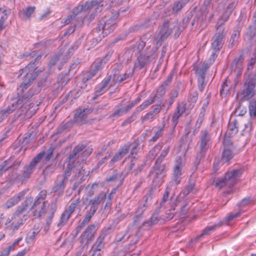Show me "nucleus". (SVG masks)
<instances>
[{
	"mask_svg": "<svg viewBox=\"0 0 256 256\" xmlns=\"http://www.w3.org/2000/svg\"><path fill=\"white\" fill-rule=\"evenodd\" d=\"M240 175L241 172L239 170H234L230 172H228L223 178L216 182V185L220 188L224 186L230 188L236 182Z\"/></svg>",
	"mask_w": 256,
	"mask_h": 256,
	"instance_id": "8",
	"label": "nucleus"
},
{
	"mask_svg": "<svg viewBox=\"0 0 256 256\" xmlns=\"http://www.w3.org/2000/svg\"><path fill=\"white\" fill-rule=\"evenodd\" d=\"M102 82L104 84H106L108 88L111 86H114L118 84H119V82H117V78L113 76L112 75L108 76Z\"/></svg>",
	"mask_w": 256,
	"mask_h": 256,
	"instance_id": "35",
	"label": "nucleus"
},
{
	"mask_svg": "<svg viewBox=\"0 0 256 256\" xmlns=\"http://www.w3.org/2000/svg\"><path fill=\"white\" fill-rule=\"evenodd\" d=\"M116 26V18L110 17L102 19L97 26L92 30V34L96 40H100L102 38L112 32Z\"/></svg>",
	"mask_w": 256,
	"mask_h": 256,
	"instance_id": "2",
	"label": "nucleus"
},
{
	"mask_svg": "<svg viewBox=\"0 0 256 256\" xmlns=\"http://www.w3.org/2000/svg\"><path fill=\"white\" fill-rule=\"evenodd\" d=\"M132 144L128 142L120 148L118 152L115 154L111 161L113 162L121 160L129 151Z\"/></svg>",
	"mask_w": 256,
	"mask_h": 256,
	"instance_id": "18",
	"label": "nucleus"
},
{
	"mask_svg": "<svg viewBox=\"0 0 256 256\" xmlns=\"http://www.w3.org/2000/svg\"><path fill=\"white\" fill-rule=\"evenodd\" d=\"M96 212L94 209L90 208L82 220V224L85 225L88 224Z\"/></svg>",
	"mask_w": 256,
	"mask_h": 256,
	"instance_id": "46",
	"label": "nucleus"
},
{
	"mask_svg": "<svg viewBox=\"0 0 256 256\" xmlns=\"http://www.w3.org/2000/svg\"><path fill=\"white\" fill-rule=\"evenodd\" d=\"M209 64L207 63H202L194 68L195 72L200 80H202L203 78H205V74L206 70L209 68Z\"/></svg>",
	"mask_w": 256,
	"mask_h": 256,
	"instance_id": "26",
	"label": "nucleus"
},
{
	"mask_svg": "<svg viewBox=\"0 0 256 256\" xmlns=\"http://www.w3.org/2000/svg\"><path fill=\"white\" fill-rule=\"evenodd\" d=\"M28 201L31 202L32 198H27L22 206L18 207L17 210L14 214L12 218L10 220L8 218L6 221V225L8 226H11V228L13 229L14 230H18L20 226L23 224L24 220L22 218L24 216L22 214L25 210L27 206L26 203Z\"/></svg>",
	"mask_w": 256,
	"mask_h": 256,
	"instance_id": "4",
	"label": "nucleus"
},
{
	"mask_svg": "<svg viewBox=\"0 0 256 256\" xmlns=\"http://www.w3.org/2000/svg\"><path fill=\"white\" fill-rule=\"evenodd\" d=\"M96 226L94 224L90 225L82 235V240H87L86 243L92 241L94 237V233L96 230Z\"/></svg>",
	"mask_w": 256,
	"mask_h": 256,
	"instance_id": "25",
	"label": "nucleus"
},
{
	"mask_svg": "<svg viewBox=\"0 0 256 256\" xmlns=\"http://www.w3.org/2000/svg\"><path fill=\"white\" fill-rule=\"evenodd\" d=\"M13 102L11 104L8 106L4 110H0V122H2L10 114L12 113L16 110L18 105L22 103V100L20 98L18 100H12Z\"/></svg>",
	"mask_w": 256,
	"mask_h": 256,
	"instance_id": "14",
	"label": "nucleus"
},
{
	"mask_svg": "<svg viewBox=\"0 0 256 256\" xmlns=\"http://www.w3.org/2000/svg\"><path fill=\"white\" fill-rule=\"evenodd\" d=\"M120 106H117L116 108V110L111 115V117L113 118H118L124 114H126L124 108H121Z\"/></svg>",
	"mask_w": 256,
	"mask_h": 256,
	"instance_id": "50",
	"label": "nucleus"
},
{
	"mask_svg": "<svg viewBox=\"0 0 256 256\" xmlns=\"http://www.w3.org/2000/svg\"><path fill=\"white\" fill-rule=\"evenodd\" d=\"M164 166L156 162L155 166H154L152 170L150 172V175L152 178V182L156 186H160L162 182L164 177L163 172Z\"/></svg>",
	"mask_w": 256,
	"mask_h": 256,
	"instance_id": "12",
	"label": "nucleus"
},
{
	"mask_svg": "<svg viewBox=\"0 0 256 256\" xmlns=\"http://www.w3.org/2000/svg\"><path fill=\"white\" fill-rule=\"evenodd\" d=\"M170 146H168L164 148V150H162L160 156L158 158L156 162V164H160L161 162H162V160H164V158L168 154L170 151Z\"/></svg>",
	"mask_w": 256,
	"mask_h": 256,
	"instance_id": "48",
	"label": "nucleus"
},
{
	"mask_svg": "<svg viewBox=\"0 0 256 256\" xmlns=\"http://www.w3.org/2000/svg\"><path fill=\"white\" fill-rule=\"evenodd\" d=\"M241 213L242 212L241 211H240L234 213L232 212L229 214L228 215L224 218V220H222V222H223V224H228V223L230 222L232 220H233L234 218L240 216Z\"/></svg>",
	"mask_w": 256,
	"mask_h": 256,
	"instance_id": "41",
	"label": "nucleus"
},
{
	"mask_svg": "<svg viewBox=\"0 0 256 256\" xmlns=\"http://www.w3.org/2000/svg\"><path fill=\"white\" fill-rule=\"evenodd\" d=\"M238 132V124L236 120L230 122L228 125V132L230 136L236 134Z\"/></svg>",
	"mask_w": 256,
	"mask_h": 256,
	"instance_id": "32",
	"label": "nucleus"
},
{
	"mask_svg": "<svg viewBox=\"0 0 256 256\" xmlns=\"http://www.w3.org/2000/svg\"><path fill=\"white\" fill-rule=\"evenodd\" d=\"M233 153L232 151L228 148H224L222 157V160L224 162H228L233 158Z\"/></svg>",
	"mask_w": 256,
	"mask_h": 256,
	"instance_id": "37",
	"label": "nucleus"
},
{
	"mask_svg": "<svg viewBox=\"0 0 256 256\" xmlns=\"http://www.w3.org/2000/svg\"><path fill=\"white\" fill-rule=\"evenodd\" d=\"M48 204V202H44L36 207H34V204L32 207V209L34 210V216L36 218H40L42 216L46 213V208Z\"/></svg>",
	"mask_w": 256,
	"mask_h": 256,
	"instance_id": "20",
	"label": "nucleus"
},
{
	"mask_svg": "<svg viewBox=\"0 0 256 256\" xmlns=\"http://www.w3.org/2000/svg\"><path fill=\"white\" fill-rule=\"evenodd\" d=\"M70 216H70L67 212L64 211L61 216L60 220L58 224V227L64 226L66 223Z\"/></svg>",
	"mask_w": 256,
	"mask_h": 256,
	"instance_id": "45",
	"label": "nucleus"
},
{
	"mask_svg": "<svg viewBox=\"0 0 256 256\" xmlns=\"http://www.w3.org/2000/svg\"><path fill=\"white\" fill-rule=\"evenodd\" d=\"M175 204H172L171 208L168 210L166 211V217L168 220H170L172 219L176 214V212L175 211Z\"/></svg>",
	"mask_w": 256,
	"mask_h": 256,
	"instance_id": "52",
	"label": "nucleus"
},
{
	"mask_svg": "<svg viewBox=\"0 0 256 256\" xmlns=\"http://www.w3.org/2000/svg\"><path fill=\"white\" fill-rule=\"evenodd\" d=\"M122 64H117L114 66L112 70V74L110 75H112L113 76L117 78L120 74V70H122Z\"/></svg>",
	"mask_w": 256,
	"mask_h": 256,
	"instance_id": "54",
	"label": "nucleus"
},
{
	"mask_svg": "<svg viewBox=\"0 0 256 256\" xmlns=\"http://www.w3.org/2000/svg\"><path fill=\"white\" fill-rule=\"evenodd\" d=\"M36 92L34 90L30 89L26 94L22 98L20 97L18 98H20L22 100V103L26 104L28 100V99L31 98L36 93Z\"/></svg>",
	"mask_w": 256,
	"mask_h": 256,
	"instance_id": "53",
	"label": "nucleus"
},
{
	"mask_svg": "<svg viewBox=\"0 0 256 256\" xmlns=\"http://www.w3.org/2000/svg\"><path fill=\"white\" fill-rule=\"evenodd\" d=\"M256 81L254 78H246L238 95L242 100H248L255 94Z\"/></svg>",
	"mask_w": 256,
	"mask_h": 256,
	"instance_id": "5",
	"label": "nucleus"
},
{
	"mask_svg": "<svg viewBox=\"0 0 256 256\" xmlns=\"http://www.w3.org/2000/svg\"><path fill=\"white\" fill-rule=\"evenodd\" d=\"M182 114L180 113V112H178V110H176L174 112L172 118V122L173 125L174 126L177 124L178 122V120Z\"/></svg>",
	"mask_w": 256,
	"mask_h": 256,
	"instance_id": "60",
	"label": "nucleus"
},
{
	"mask_svg": "<svg viewBox=\"0 0 256 256\" xmlns=\"http://www.w3.org/2000/svg\"><path fill=\"white\" fill-rule=\"evenodd\" d=\"M189 0H178L175 1L172 6V12L178 13L188 2Z\"/></svg>",
	"mask_w": 256,
	"mask_h": 256,
	"instance_id": "29",
	"label": "nucleus"
},
{
	"mask_svg": "<svg viewBox=\"0 0 256 256\" xmlns=\"http://www.w3.org/2000/svg\"><path fill=\"white\" fill-rule=\"evenodd\" d=\"M92 9V8L88 2H86L84 4L79 5L73 10V14L74 15H77L82 11H86Z\"/></svg>",
	"mask_w": 256,
	"mask_h": 256,
	"instance_id": "31",
	"label": "nucleus"
},
{
	"mask_svg": "<svg viewBox=\"0 0 256 256\" xmlns=\"http://www.w3.org/2000/svg\"><path fill=\"white\" fill-rule=\"evenodd\" d=\"M150 56L146 54H140L136 59L133 70H140L150 62Z\"/></svg>",
	"mask_w": 256,
	"mask_h": 256,
	"instance_id": "19",
	"label": "nucleus"
},
{
	"mask_svg": "<svg viewBox=\"0 0 256 256\" xmlns=\"http://www.w3.org/2000/svg\"><path fill=\"white\" fill-rule=\"evenodd\" d=\"M184 164L180 157H176L174 160L173 168V178L176 184L180 183L181 176L184 173Z\"/></svg>",
	"mask_w": 256,
	"mask_h": 256,
	"instance_id": "13",
	"label": "nucleus"
},
{
	"mask_svg": "<svg viewBox=\"0 0 256 256\" xmlns=\"http://www.w3.org/2000/svg\"><path fill=\"white\" fill-rule=\"evenodd\" d=\"M44 153H39L30 162L28 165H26L23 170L22 174L20 178L22 182H24L30 178L31 175L35 170L37 164L43 158Z\"/></svg>",
	"mask_w": 256,
	"mask_h": 256,
	"instance_id": "9",
	"label": "nucleus"
},
{
	"mask_svg": "<svg viewBox=\"0 0 256 256\" xmlns=\"http://www.w3.org/2000/svg\"><path fill=\"white\" fill-rule=\"evenodd\" d=\"M240 33V30L238 29L234 30L233 32L230 39V44L228 46L229 48H232L237 44Z\"/></svg>",
	"mask_w": 256,
	"mask_h": 256,
	"instance_id": "34",
	"label": "nucleus"
},
{
	"mask_svg": "<svg viewBox=\"0 0 256 256\" xmlns=\"http://www.w3.org/2000/svg\"><path fill=\"white\" fill-rule=\"evenodd\" d=\"M40 58L41 56H38L35 58L34 62H30L24 68L20 70L18 78L22 80V82L18 90V94L20 92L22 93L28 88L30 83L36 79L38 73L43 70H37L36 68H35L36 60H40Z\"/></svg>",
	"mask_w": 256,
	"mask_h": 256,
	"instance_id": "1",
	"label": "nucleus"
},
{
	"mask_svg": "<svg viewBox=\"0 0 256 256\" xmlns=\"http://www.w3.org/2000/svg\"><path fill=\"white\" fill-rule=\"evenodd\" d=\"M112 54V52H108L102 59H98L91 66L90 74L87 76L86 80L94 76L98 71L101 70L110 60Z\"/></svg>",
	"mask_w": 256,
	"mask_h": 256,
	"instance_id": "10",
	"label": "nucleus"
},
{
	"mask_svg": "<svg viewBox=\"0 0 256 256\" xmlns=\"http://www.w3.org/2000/svg\"><path fill=\"white\" fill-rule=\"evenodd\" d=\"M58 62L62 64L66 62L64 56L62 54H58V55H56L53 56L50 61V66H54Z\"/></svg>",
	"mask_w": 256,
	"mask_h": 256,
	"instance_id": "38",
	"label": "nucleus"
},
{
	"mask_svg": "<svg viewBox=\"0 0 256 256\" xmlns=\"http://www.w3.org/2000/svg\"><path fill=\"white\" fill-rule=\"evenodd\" d=\"M106 198V194L104 192L100 193L98 196L90 200L88 204L90 206V208L94 209L96 211L99 204L105 200Z\"/></svg>",
	"mask_w": 256,
	"mask_h": 256,
	"instance_id": "17",
	"label": "nucleus"
},
{
	"mask_svg": "<svg viewBox=\"0 0 256 256\" xmlns=\"http://www.w3.org/2000/svg\"><path fill=\"white\" fill-rule=\"evenodd\" d=\"M106 236V234L105 233H102L100 234L93 248L94 250L100 252L102 248L104 246V241Z\"/></svg>",
	"mask_w": 256,
	"mask_h": 256,
	"instance_id": "30",
	"label": "nucleus"
},
{
	"mask_svg": "<svg viewBox=\"0 0 256 256\" xmlns=\"http://www.w3.org/2000/svg\"><path fill=\"white\" fill-rule=\"evenodd\" d=\"M154 188H151L148 190L146 196H144L145 202L146 204L152 200L153 195L154 193Z\"/></svg>",
	"mask_w": 256,
	"mask_h": 256,
	"instance_id": "59",
	"label": "nucleus"
},
{
	"mask_svg": "<svg viewBox=\"0 0 256 256\" xmlns=\"http://www.w3.org/2000/svg\"><path fill=\"white\" fill-rule=\"evenodd\" d=\"M85 148L86 146L84 144H80L74 148L72 154H70L68 157V163L66 165L64 175L62 178L66 181L68 180V177L71 174L72 169L74 166H76V165H74V162L78 158V156L84 149Z\"/></svg>",
	"mask_w": 256,
	"mask_h": 256,
	"instance_id": "7",
	"label": "nucleus"
},
{
	"mask_svg": "<svg viewBox=\"0 0 256 256\" xmlns=\"http://www.w3.org/2000/svg\"><path fill=\"white\" fill-rule=\"evenodd\" d=\"M80 202V198H78L74 200L70 204L68 208L66 209L64 211L67 212L68 214H70V216L72 215V214L74 212L75 209L76 208V206H78V204Z\"/></svg>",
	"mask_w": 256,
	"mask_h": 256,
	"instance_id": "44",
	"label": "nucleus"
},
{
	"mask_svg": "<svg viewBox=\"0 0 256 256\" xmlns=\"http://www.w3.org/2000/svg\"><path fill=\"white\" fill-rule=\"evenodd\" d=\"M156 96H150L146 100H144L142 104L136 108V112H140L152 104L155 100Z\"/></svg>",
	"mask_w": 256,
	"mask_h": 256,
	"instance_id": "28",
	"label": "nucleus"
},
{
	"mask_svg": "<svg viewBox=\"0 0 256 256\" xmlns=\"http://www.w3.org/2000/svg\"><path fill=\"white\" fill-rule=\"evenodd\" d=\"M46 191L45 190H42L40 192L39 194L36 197V199L34 201V207L38 206V205H40L42 202V201L44 200V198H46Z\"/></svg>",
	"mask_w": 256,
	"mask_h": 256,
	"instance_id": "42",
	"label": "nucleus"
},
{
	"mask_svg": "<svg viewBox=\"0 0 256 256\" xmlns=\"http://www.w3.org/2000/svg\"><path fill=\"white\" fill-rule=\"evenodd\" d=\"M66 182L67 181L62 178L58 180L52 188V192L58 196L62 195L64 193Z\"/></svg>",
	"mask_w": 256,
	"mask_h": 256,
	"instance_id": "23",
	"label": "nucleus"
},
{
	"mask_svg": "<svg viewBox=\"0 0 256 256\" xmlns=\"http://www.w3.org/2000/svg\"><path fill=\"white\" fill-rule=\"evenodd\" d=\"M249 112L251 117L256 116V100H252L250 102Z\"/></svg>",
	"mask_w": 256,
	"mask_h": 256,
	"instance_id": "51",
	"label": "nucleus"
},
{
	"mask_svg": "<svg viewBox=\"0 0 256 256\" xmlns=\"http://www.w3.org/2000/svg\"><path fill=\"white\" fill-rule=\"evenodd\" d=\"M178 95V90L176 89L172 90L170 94V98L168 100L169 106H171L175 101Z\"/></svg>",
	"mask_w": 256,
	"mask_h": 256,
	"instance_id": "47",
	"label": "nucleus"
},
{
	"mask_svg": "<svg viewBox=\"0 0 256 256\" xmlns=\"http://www.w3.org/2000/svg\"><path fill=\"white\" fill-rule=\"evenodd\" d=\"M90 112L91 110L89 108H78L74 116L75 122L79 124L86 123L88 115Z\"/></svg>",
	"mask_w": 256,
	"mask_h": 256,
	"instance_id": "15",
	"label": "nucleus"
},
{
	"mask_svg": "<svg viewBox=\"0 0 256 256\" xmlns=\"http://www.w3.org/2000/svg\"><path fill=\"white\" fill-rule=\"evenodd\" d=\"M107 0H92L89 2L92 8H94L95 13H99L102 12L103 8L106 6Z\"/></svg>",
	"mask_w": 256,
	"mask_h": 256,
	"instance_id": "22",
	"label": "nucleus"
},
{
	"mask_svg": "<svg viewBox=\"0 0 256 256\" xmlns=\"http://www.w3.org/2000/svg\"><path fill=\"white\" fill-rule=\"evenodd\" d=\"M205 112L206 110H204V106H202L201 108V111L199 114L198 118V120H196V125L198 126V127L200 126L204 118L205 115Z\"/></svg>",
	"mask_w": 256,
	"mask_h": 256,
	"instance_id": "55",
	"label": "nucleus"
},
{
	"mask_svg": "<svg viewBox=\"0 0 256 256\" xmlns=\"http://www.w3.org/2000/svg\"><path fill=\"white\" fill-rule=\"evenodd\" d=\"M164 128L163 127L159 128L158 130L154 133V136L150 140V142L154 143L163 134Z\"/></svg>",
	"mask_w": 256,
	"mask_h": 256,
	"instance_id": "49",
	"label": "nucleus"
},
{
	"mask_svg": "<svg viewBox=\"0 0 256 256\" xmlns=\"http://www.w3.org/2000/svg\"><path fill=\"white\" fill-rule=\"evenodd\" d=\"M211 1L212 0H204V6L202 8V17L205 18L208 13L209 12L211 8Z\"/></svg>",
	"mask_w": 256,
	"mask_h": 256,
	"instance_id": "39",
	"label": "nucleus"
},
{
	"mask_svg": "<svg viewBox=\"0 0 256 256\" xmlns=\"http://www.w3.org/2000/svg\"><path fill=\"white\" fill-rule=\"evenodd\" d=\"M170 192V189L167 188L164 194L162 202L160 203V206H162L164 205V204L168 200V194Z\"/></svg>",
	"mask_w": 256,
	"mask_h": 256,
	"instance_id": "64",
	"label": "nucleus"
},
{
	"mask_svg": "<svg viewBox=\"0 0 256 256\" xmlns=\"http://www.w3.org/2000/svg\"><path fill=\"white\" fill-rule=\"evenodd\" d=\"M167 86V85H165L164 84L162 83L158 88L156 90V94L160 96H164L166 90Z\"/></svg>",
	"mask_w": 256,
	"mask_h": 256,
	"instance_id": "58",
	"label": "nucleus"
},
{
	"mask_svg": "<svg viewBox=\"0 0 256 256\" xmlns=\"http://www.w3.org/2000/svg\"><path fill=\"white\" fill-rule=\"evenodd\" d=\"M194 182H190L189 184L186 186L184 189L182 190L180 195H183L184 196H187L190 192L192 194H195L196 192V190L194 188Z\"/></svg>",
	"mask_w": 256,
	"mask_h": 256,
	"instance_id": "33",
	"label": "nucleus"
},
{
	"mask_svg": "<svg viewBox=\"0 0 256 256\" xmlns=\"http://www.w3.org/2000/svg\"><path fill=\"white\" fill-rule=\"evenodd\" d=\"M51 210L50 212H46L47 216L46 218V224L44 226V230L48 232L52 222V218L56 210V205L52 204L50 206Z\"/></svg>",
	"mask_w": 256,
	"mask_h": 256,
	"instance_id": "24",
	"label": "nucleus"
},
{
	"mask_svg": "<svg viewBox=\"0 0 256 256\" xmlns=\"http://www.w3.org/2000/svg\"><path fill=\"white\" fill-rule=\"evenodd\" d=\"M222 225H223V222L220 221L217 224L208 226L202 230V234H200L197 238H196V240H198L200 238L204 236L210 234L212 232H214L216 230L221 226Z\"/></svg>",
	"mask_w": 256,
	"mask_h": 256,
	"instance_id": "27",
	"label": "nucleus"
},
{
	"mask_svg": "<svg viewBox=\"0 0 256 256\" xmlns=\"http://www.w3.org/2000/svg\"><path fill=\"white\" fill-rule=\"evenodd\" d=\"M226 33L224 28H218L212 38V47L214 50L220 51L224 44Z\"/></svg>",
	"mask_w": 256,
	"mask_h": 256,
	"instance_id": "11",
	"label": "nucleus"
},
{
	"mask_svg": "<svg viewBox=\"0 0 256 256\" xmlns=\"http://www.w3.org/2000/svg\"><path fill=\"white\" fill-rule=\"evenodd\" d=\"M163 146L162 142L156 144L149 152L148 156L151 159H154L158 154Z\"/></svg>",
	"mask_w": 256,
	"mask_h": 256,
	"instance_id": "36",
	"label": "nucleus"
},
{
	"mask_svg": "<svg viewBox=\"0 0 256 256\" xmlns=\"http://www.w3.org/2000/svg\"><path fill=\"white\" fill-rule=\"evenodd\" d=\"M210 128H206L201 130L200 134V140L198 142L199 146V152L198 156L200 158H204L208 152L211 140V136L210 134Z\"/></svg>",
	"mask_w": 256,
	"mask_h": 256,
	"instance_id": "6",
	"label": "nucleus"
},
{
	"mask_svg": "<svg viewBox=\"0 0 256 256\" xmlns=\"http://www.w3.org/2000/svg\"><path fill=\"white\" fill-rule=\"evenodd\" d=\"M28 191V190H24L8 200L4 204L5 206L7 208H9L16 204L24 198Z\"/></svg>",
	"mask_w": 256,
	"mask_h": 256,
	"instance_id": "16",
	"label": "nucleus"
},
{
	"mask_svg": "<svg viewBox=\"0 0 256 256\" xmlns=\"http://www.w3.org/2000/svg\"><path fill=\"white\" fill-rule=\"evenodd\" d=\"M132 144L130 148H131V150L130 155L129 156H134V154H136L138 151V148L139 146V144L138 142L135 141L134 144L130 143Z\"/></svg>",
	"mask_w": 256,
	"mask_h": 256,
	"instance_id": "62",
	"label": "nucleus"
},
{
	"mask_svg": "<svg viewBox=\"0 0 256 256\" xmlns=\"http://www.w3.org/2000/svg\"><path fill=\"white\" fill-rule=\"evenodd\" d=\"M160 110V106H157L156 107L154 108L152 110L149 112L142 118V122H146L152 121L154 120L156 116L158 114Z\"/></svg>",
	"mask_w": 256,
	"mask_h": 256,
	"instance_id": "21",
	"label": "nucleus"
},
{
	"mask_svg": "<svg viewBox=\"0 0 256 256\" xmlns=\"http://www.w3.org/2000/svg\"><path fill=\"white\" fill-rule=\"evenodd\" d=\"M108 88H107V86H106V84H104L102 82V86L96 88L94 92V98L95 99L98 96H101L106 90H108Z\"/></svg>",
	"mask_w": 256,
	"mask_h": 256,
	"instance_id": "43",
	"label": "nucleus"
},
{
	"mask_svg": "<svg viewBox=\"0 0 256 256\" xmlns=\"http://www.w3.org/2000/svg\"><path fill=\"white\" fill-rule=\"evenodd\" d=\"M126 235V232H120L118 234L115 238L116 242H118L126 241L129 238V236H127L126 238H125Z\"/></svg>",
	"mask_w": 256,
	"mask_h": 256,
	"instance_id": "57",
	"label": "nucleus"
},
{
	"mask_svg": "<svg viewBox=\"0 0 256 256\" xmlns=\"http://www.w3.org/2000/svg\"><path fill=\"white\" fill-rule=\"evenodd\" d=\"M253 202L250 198H246L243 199L239 204V206L242 207L246 206H251L253 204Z\"/></svg>",
	"mask_w": 256,
	"mask_h": 256,
	"instance_id": "63",
	"label": "nucleus"
},
{
	"mask_svg": "<svg viewBox=\"0 0 256 256\" xmlns=\"http://www.w3.org/2000/svg\"><path fill=\"white\" fill-rule=\"evenodd\" d=\"M198 100V94H194L192 96L191 95L189 98V102L190 105L188 106L189 109H192L194 106V104Z\"/></svg>",
	"mask_w": 256,
	"mask_h": 256,
	"instance_id": "61",
	"label": "nucleus"
},
{
	"mask_svg": "<svg viewBox=\"0 0 256 256\" xmlns=\"http://www.w3.org/2000/svg\"><path fill=\"white\" fill-rule=\"evenodd\" d=\"M172 31L174 32L176 37H178L181 32L180 26L177 24H174L168 20L164 21L162 25L160 27L159 32L155 37L154 40L156 44H160V42L166 40Z\"/></svg>",
	"mask_w": 256,
	"mask_h": 256,
	"instance_id": "3",
	"label": "nucleus"
},
{
	"mask_svg": "<svg viewBox=\"0 0 256 256\" xmlns=\"http://www.w3.org/2000/svg\"><path fill=\"white\" fill-rule=\"evenodd\" d=\"M36 8L34 6H29L24 12V16L26 19H29L32 14L34 12Z\"/></svg>",
	"mask_w": 256,
	"mask_h": 256,
	"instance_id": "56",
	"label": "nucleus"
},
{
	"mask_svg": "<svg viewBox=\"0 0 256 256\" xmlns=\"http://www.w3.org/2000/svg\"><path fill=\"white\" fill-rule=\"evenodd\" d=\"M134 73V70L132 69L130 71H126V72L122 74H120L117 77V82H119V84L122 82L127 80L128 78H131Z\"/></svg>",
	"mask_w": 256,
	"mask_h": 256,
	"instance_id": "40",
	"label": "nucleus"
}]
</instances>
